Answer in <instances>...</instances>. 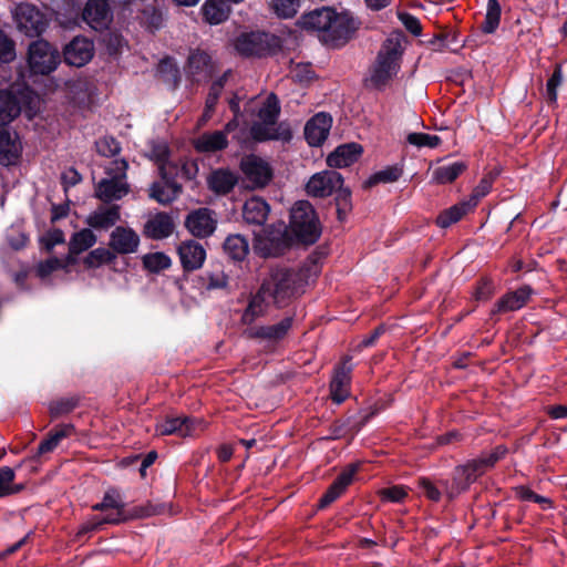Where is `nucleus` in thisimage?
Returning <instances> with one entry per match:
<instances>
[{
  "label": "nucleus",
  "mask_w": 567,
  "mask_h": 567,
  "mask_svg": "<svg viewBox=\"0 0 567 567\" xmlns=\"http://www.w3.org/2000/svg\"><path fill=\"white\" fill-rule=\"evenodd\" d=\"M296 279L293 272L286 267L269 268L261 280L260 288L251 296L241 317L246 324L252 323L257 318L265 316L271 306L282 307L293 296Z\"/></svg>",
  "instance_id": "obj_1"
},
{
  "label": "nucleus",
  "mask_w": 567,
  "mask_h": 567,
  "mask_svg": "<svg viewBox=\"0 0 567 567\" xmlns=\"http://www.w3.org/2000/svg\"><path fill=\"white\" fill-rule=\"evenodd\" d=\"M402 53V37L400 34H393L384 41L370 70L369 82L372 86L382 89L396 76Z\"/></svg>",
  "instance_id": "obj_2"
},
{
  "label": "nucleus",
  "mask_w": 567,
  "mask_h": 567,
  "mask_svg": "<svg viewBox=\"0 0 567 567\" xmlns=\"http://www.w3.org/2000/svg\"><path fill=\"white\" fill-rule=\"evenodd\" d=\"M280 105L277 96L270 94L258 110V120L250 127V135L257 142L269 140H289L290 131L284 125H277Z\"/></svg>",
  "instance_id": "obj_3"
},
{
  "label": "nucleus",
  "mask_w": 567,
  "mask_h": 567,
  "mask_svg": "<svg viewBox=\"0 0 567 567\" xmlns=\"http://www.w3.org/2000/svg\"><path fill=\"white\" fill-rule=\"evenodd\" d=\"M290 231L305 245L315 244L321 235V225L312 205L307 200L297 202L290 213Z\"/></svg>",
  "instance_id": "obj_4"
},
{
  "label": "nucleus",
  "mask_w": 567,
  "mask_h": 567,
  "mask_svg": "<svg viewBox=\"0 0 567 567\" xmlns=\"http://www.w3.org/2000/svg\"><path fill=\"white\" fill-rule=\"evenodd\" d=\"M128 164L125 159H115L106 168L107 177L100 181L95 188V195L104 203L122 199L130 192L126 182Z\"/></svg>",
  "instance_id": "obj_5"
},
{
  "label": "nucleus",
  "mask_w": 567,
  "mask_h": 567,
  "mask_svg": "<svg viewBox=\"0 0 567 567\" xmlns=\"http://www.w3.org/2000/svg\"><path fill=\"white\" fill-rule=\"evenodd\" d=\"M290 244L286 226L280 224L257 234L254 241V250L264 258L278 257L290 247Z\"/></svg>",
  "instance_id": "obj_6"
},
{
  "label": "nucleus",
  "mask_w": 567,
  "mask_h": 567,
  "mask_svg": "<svg viewBox=\"0 0 567 567\" xmlns=\"http://www.w3.org/2000/svg\"><path fill=\"white\" fill-rule=\"evenodd\" d=\"M60 63V52L44 40H37L29 45L28 64L34 74H49Z\"/></svg>",
  "instance_id": "obj_7"
},
{
  "label": "nucleus",
  "mask_w": 567,
  "mask_h": 567,
  "mask_svg": "<svg viewBox=\"0 0 567 567\" xmlns=\"http://www.w3.org/2000/svg\"><path fill=\"white\" fill-rule=\"evenodd\" d=\"M239 167L250 189L264 188L272 179L274 171L270 164L255 154L245 155Z\"/></svg>",
  "instance_id": "obj_8"
},
{
  "label": "nucleus",
  "mask_w": 567,
  "mask_h": 567,
  "mask_svg": "<svg viewBox=\"0 0 567 567\" xmlns=\"http://www.w3.org/2000/svg\"><path fill=\"white\" fill-rule=\"evenodd\" d=\"M480 466V463H476L475 460H472L463 465H458L455 467L452 476V482H442L445 488V494L449 499H454L455 497L467 491L468 487L481 475L484 474Z\"/></svg>",
  "instance_id": "obj_9"
},
{
  "label": "nucleus",
  "mask_w": 567,
  "mask_h": 567,
  "mask_svg": "<svg viewBox=\"0 0 567 567\" xmlns=\"http://www.w3.org/2000/svg\"><path fill=\"white\" fill-rule=\"evenodd\" d=\"M328 32L324 35V44L340 47L348 42L359 28V21L348 11L336 12L331 19Z\"/></svg>",
  "instance_id": "obj_10"
},
{
  "label": "nucleus",
  "mask_w": 567,
  "mask_h": 567,
  "mask_svg": "<svg viewBox=\"0 0 567 567\" xmlns=\"http://www.w3.org/2000/svg\"><path fill=\"white\" fill-rule=\"evenodd\" d=\"M18 29L28 37L41 34L48 27L47 17L34 6L21 3L14 10Z\"/></svg>",
  "instance_id": "obj_11"
},
{
  "label": "nucleus",
  "mask_w": 567,
  "mask_h": 567,
  "mask_svg": "<svg viewBox=\"0 0 567 567\" xmlns=\"http://www.w3.org/2000/svg\"><path fill=\"white\" fill-rule=\"evenodd\" d=\"M22 150V142L17 131L0 124V165H17L20 162Z\"/></svg>",
  "instance_id": "obj_12"
},
{
  "label": "nucleus",
  "mask_w": 567,
  "mask_h": 567,
  "mask_svg": "<svg viewBox=\"0 0 567 567\" xmlns=\"http://www.w3.org/2000/svg\"><path fill=\"white\" fill-rule=\"evenodd\" d=\"M174 172L169 171L168 165H162L159 173L163 182L151 186L150 196L162 205L172 203L182 193V185L176 182Z\"/></svg>",
  "instance_id": "obj_13"
},
{
  "label": "nucleus",
  "mask_w": 567,
  "mask_h": 567,
  "mask_svg": "<svg viewBox=\"0 0 567 567\" xmlns=\"http://www.w3.org/2000/svg\"><path fill=\"white\" fill-rule=\"evenodd\" d=\"M342 184L343 178L340 173L323 171L311 176L306 190L310 196L323 198L332 195Z\"/></svg>",
  "instance_id": "obj_14"
},
{
  "label": "nucleus",
  "mask_w": 567,
  "mask_h": 567,
  "mask_svg": "<svg viewBox=\"0 0 567 567\" xmlns=\"http://www.w3.org/2000/svg\"><path fill=\"white\" fill-rule=\"evenodd\" d=\"M333 18L334 10L329 7H322L303 13L298 20V25L303 30L317 32L320 41L324 43L326 32H328L331 19Z\"/></svg>",
  "instance_id": "obj_15"
},
{
  "label": "nucleus",
  "mask_w": 567,
  "mask_h": 567,
  "mask_svg": "<svg viewBox=\"0 0 567 567\" xmlns=\"http://www.w3.org/2000/svg\"><path fill=\"white\" fill-rule=\"evenodd\" d=\"M332 126L329 113L315 114L305 125V138L310 146H320L328 138Z\"/></svg>",
  "instance_id": "obj_16"
},
{
  "label": "nucleus",
  "mask_w": 567,
  "mask_h": 567,
  "mask_svg": "<svg viewBox=\"0 0 567 567\" xmlns=\"http://www.w3.org/2000/svg\"><path fill=\"white\" fill-rule=\"evenodd\" d=\"M216 218L208 208H199L188 214L185 226L189 233L198 238L210 236L216 229Z\"/></svg>",
  "instance_id": "obj_17"
},
{
  "label": "nucleus",
  "mask_w": 567,
  "mask_h": 567,
  "mask_svg": "<svg viewBox=\"0 0 567 567\" xmlns=\"http://www.w3.org/2000/svg\"><path fill=\"white\" fill-rule=\"evenodd\" d=\"M214 71V62L210 55L203 50L195 49L189 52L185 72L195 81L208 79Z\"/></svg>",
  "instance_id": "obj_18"
},
{
  "label": "nucleus",
  "mask_w": 567,
  "mask_h": 567,
  "mask_svg": "<svg viewBox=\"0 0 567 567\" xmlns=\"http://www.w3.org/2000/svg\"><path fill=\"white\" fill-rule=\"evenodd\" d=\"M82 17L92 29H106L112 21L107 0H89L83 10Z\"/></svg>",
  "instance_id": "obj_19"
},
{
  "label": "nucleus",
  "mask_w": 567,
  "mask_h": 567,
  "mask_svg": "<svg viewBox=\"0 0 567 567\" xmlns=\"http://www.w3.org/2000/svg\"><path fill=\"white\" fill-rule=\"evenodd\" d=\"M352 365L344 360L334 371L330 382V395L334 403H342L350 394Z\"/></svg>",
  "instance_id": "obj_20"
},
{
  "label": "nucleus",
  "mask_w": 567,
  "mask_h": 567,
  "mask_svg": "<svg viewBox=\"0 0 567 567\" xmlns=\"http://www.w3.org/2000/svg\"><path fill=\"white\" fill-rule=\"evenodd\" d=\"M138 245L140 237L132 228L117 226L110 235L109 246L114 252L133 254L137 250Z\"/></svg>",
  "instance_id": "obj_21"
},
{
  "label": "nucleus",
  "mask_w": 567,
  "mask_h": 567,
  "mask_svg": "<svg viewBox=\"0 0 567 567\" xmlns=\"http://www.w3.org/2000/svg\"><path fill=\"white\" fill-rule=\"evenodd\" d=\"M177 252L181 259V264L186 271H194L199 269L206 259L205 248L202 244L195 240L183 241L178 246Z\"/></svg>",
  "instance_id": "obj_22"
},
{
  "label": "nucleus",
  "mask_w": 567,
  "mask_h": 567,
  "mask_svg": "<svg viewBox=\"0 0 567 567\" xmlns=\"http://www.w3.org/2000/svg\"><path fill=\"white\" fill-rule=\"evenodd\" d=\"M94 47L85 38H74L64 49L65 62L74 66H83L93 56Z\"/></svg>",
  "instance_id": "obj_23"
},
{
  "label": "nucleus",
  "mask_w": 567,
  "mask_h": 567,
  "mask_svg": "<svg viewBox=\"0 0 567 567\" xmlns=\"http://www.w3.org/2000/svg\"><path fill=\"white\" fill-rule=\"evenodd\" d=\"M194 419L187 416H167L164 420L157 422L156 434L158 435H178L182 437L189 436L195 431Z\"/></svg>",
  "instance_id": "obj_24"
},
{
  "label": "nucleus",
  "mask_w": 567,
  "mask_h": 567,
  "mask_svg": "<svg viewBox=\"0 0 567 567\" xmlns=\"http://www.w3.org/2000/svg\"><path fill=\"white\" fill-rule=\"evenodd\" d=\"M229 141L225 132L210 131L204 132L193 140V146L196 152L203 154H214L228 147Z\"/></svg>",
  "instance_id": "obj_25"
},
{
  "label": "nucleus",
  "mask_w": 567,
  "mask_h": 567,
  "mask_svg": "<svg viewBox=\"0 0 567 567\" xmlns=\"http://www.w3.org/2000/svg\"><path fill=\"white\" fill-rule=\"evenodd\" d=\"M358 464L349 465L344 471H342L339 476L334 480V482L330 485L328 491L322 495L319 502L320 507H326L334 502L338 497L342 495L346 488L351 484L353 477L358 471Z\"/></svg>",
  "instance_id": "obj_26"
},
{
  "label": "nucleus",
  "mask_w": 567,
  "mask_h": 567,
  "mask_svg": "<svg viewBox=\"0 0 567 567\" xmlns=\"http://www.w3.org/2000/svg\"><path fill=\"white\" fill-rule=\"evenodd\" d=\"M121 218L120 206H100L92 212L85 223L93 229L107 230Z\"/></svg>",
  "instance_id": "obj_27"
},
{
  "label": "nucleus",
  "mask_w": 567,
  "mask_h": 567,
  "mask_svg": "<svg viewBox=\"0 0 567 567\" xmlns=\"http://www.w3.org/2000/svg\"><path fill=\"white\" fill-rule=\"evenodd\" d=\"M124 508L125 504L123 497L121 493L115 488L106 491L102 501L92 506L93 511L110 512L106 513L104 516L118 518V524L126 519Z\"/></svg>",
  "instance_id": "obj_28"
},
{
  "label": "nucleus",
  "mask_w": 567,
  "mask_h": 567,
  "mask_svg": "<svg viewBox=\"0 0 567 567\" xmlns=\"http://www.w3.org/2000/svg\"><path fill=\"white\" fill-rule=\"evenodd\" d=\"M238 183V175L229 168H216L207 176L208 188L217 195H227Z\"/></svg>",
  "instance_id": "obj_29"
},
{
  "label": "nucleus",
  "mask_w": 567,
  "mask_h": 567,
  "mask_svg": "<svg viewBox=\"0 0 567 567\" xmlns=\"http://www.w3.org/2000/svg\"><path fill=\"white\" fill-rule=\"evenodd\" d=\"M362 154V146L358 143H348L338 146L328 157L327 164L330 167L342 168L350 166L358 161Z\"/></svg>",
  "instance_id": "obj_30"
},
{
  "label": "nucleus",
  "mask_w": 567,
  "mask_h": 567,
  "mask_svg": "<svg viewBox=\"0 0 567 567\" xmlns=\"http://www.w3.org/2000/svg\"><path fill=\"white\" fill-rule=\"evenodd\" d=\"M175 228L173 218L166 213L152 216L144 226V234L152 239H163L172 235Z\"/></svg>",
  "instance_id": "obj_31"
},
{
  "label": "nucleus",
  "mask_w": 567,
  "mask_h": 567,
  "mask_svg": "<svg viewBox=\"0 0 567 567\" xmlns=\"http://www.w3.org/2000/svg\"><path fill=\"white\" fill-rule=\"evenodd\" d=\"M292 326V318L287 317L280 322L272 326L255 327L247 331L249 338L264 339L268 341L281 340L290 330Z\"/></svg>",
  "instance_id": "obj_32"
},
{
  "label": "nucleus",
  "mask_w": 567,
  "mask_h": 567,
  "mask_svg": "<svg viewBox=\"0 0 567 567\" xmlns=\"http://www.w3.org/2000/svg\"><path fill=\"white\" fill-rule=\"evenodd\" d=\"M264 37L257 32L243 33L235 39V50L244 56L261 55L266 50Z\"/></svg>",
  "instance_id": "obj_33"
},
{
  "label": "nucleus",
  "mask_w": 567,
  "mask_h": 567,
  "mask_svg": "<svg viewBox=\"0 0 567 567\" xmlns=\"http://www.w3.org/2000/svg\"><path fill=\"white\" fill-rule=\"evenodd\" d=\"M270 207L261 197L247 199L243 207V218L247 224L261 226L267 220Z\"/></svg>",
  "instance_id": "obj_34"
},
{
  "label": "nucleus",
  "mask_w": 567,
  "mask_h": 567,
  "mask_svg": "<svg viewBox=\"0 0 567 567\" xmlns=\"http://www.w3.org/2000/svg\"><path fill=\"white\" fill-rule=\"evenodd\" d=\"M532 289L528 286L518 288L515 291L506 293L496 303L494 312L516 311L523 308L529 300Z\"/></svg>",
  "instance_id": "obj_35"
},
{
  "label": "nucleus",
  "mask_w": 567,
  "mask_h": 567,
  "mask_svg": "<svg viewBox=\"0 0 567 567\" xmlns=\"http://www.w3.org/2000/svg\"><path fill=\"white\" fill-rule=\"evenodd\" d=\"M21 113L18 97L8 90H0V124L7 125Z\"/></svg>",
  "instance_id": "obj_36"
},
{
  "label": "nucleus",
  "mask_w": 567,
  "mask_h": 567,
  "mask_svg": "<svg viewBox=\"0 0 567 567\" xmlns=\"http://www.w3.org/2000/svg\"><path fill=\"white\" fill-rule=\"evenodd\" d=\"M227 2V0H206L202 7L205 21L209 24L224 22L230 13V8Z\"/></svg>",
  "instance_id": "obj_37"
},
{
  "label": "nucleus",
  "mask_w": 567,
  "mask_h": 567,
  "mask_svg": "<svg viewBox=\"0 0 567 567\" xmlns=\"http://www.w3.org/2000/svg\"><path fill=\"white\" fill-rule=\"evenodd\" d=\"M96 236L91 228H83L72 235L69 241V250L71 255H79L96 243Z\"/></svg>",
  "instance_id": "obj_38"
},
{
  "label": "nucleus",
  "mask_w": 567,
  "mask_h": 567,
  "mask_svg": "<svg viewBox=\"0 0 567 567\" xmlns=\"http://www.w3.org/2000/svg\"><path fill=\"white\" fill-rule=\"evenodd\" d=\"M466 166L463 162H454L447 165L439 166L433 171L432 179L437 184H447L455 181Z\"/></svg>",
  "instance_id": "obj_39"
},
{
  "label": "nucleus",
  "mask_w": 567,
  "mask_h": 567,
  "mask_svg": "<svg viewBox=\"0 0 567 567\" xmlns=\"http://www.w3.org/2000/svg\"><path fill=\"white\" fill-rule=\"evenodd\" d=\"M471 209H473V207H470L467 200L461 202L460 204H456L441 213L436 219V224L441 228H447L452 224L458 221Z\"/></svg>",
  "instance_id": "obj_40"
},
{
  "label": "nucleus",
  "mask_w": 567,
  "mask_h": 567,
  "mask_svg": "<svg viewBox=\"0 0 567 567\" xmlns=\"http://www.w3.org/2000/svg\"><path fill=\"white\" fill-rule=\"evenodd\" d=\"M224 249L235 260H243L248 254V241L240 235H230L226 238Z\"/></svg>",
  "instance_id": "obj_41"
},
{
  "label": "nucleus",
  "mask_w": 567,
  "mask_h": 567,
  "mask_svg": "<svg viewBox=\"0 0 567 567\" xmlns=\"http://www.w3.org/2000/svg\"><path fill=\"white\" fill-rule=\"evenodd\" d=\"M230 73H231L230 70L226 71L221 78H219L217 81H215L212 84L209 93L206 99V103H205V112L203 114L204 120H207L210 117V115L218 102V99L221 94L225 82H226L228 75H230Z\"/></svg>",
  "instance_id": "obj_42"
},
{
  "label": "nucleus",
  "mask_w": 567,
  "mask_h": 567,
  "mask_svg": "<svg viewBox=\"0 0 567 567\" xmlns=\"http://www.w3.org/2000/svg\"><path fill=\"white\" fill-rule=\"evenodd\" d=\"M104 524H118V518H113L111 516H93L85 520L76 532V539L82 540L84 536L87 534L99 529Z\"/></svg>",
  "instance_id": "obj_43"
},
{
  "label": "nucleus",
  "mask_w": 567,
  "mask_h": 567,
  "mask_svg": "<svg viewBox=\"0 0 567 567\" xmlns=\"http://www.w3.org/2000/svg\"><path fill=\"white\" fill-rule=\"evenodd\" d=\"M143 266L151 272H159L171 267L172 260L164 252H152L143 256Z\"/></svg>",
  "instance_id": "obj_44"
},
{
  "label": "nucleus",
  "mask_w": 567,
  "mask_h": 567,
  "mask_svg": "<svg viewBox=\"0 0 567 567\" xmlns=\"http://www.w3.org/2000/svg\"><path fill=\"white\" fill-rule=\"evenodd\" d=\"M116 256L113 250L99 247L89 252L84 259V264L90 268H97L104 264H111L115 260Z\"/></svg>",
  "instance_id": "obj_45"
},
{
  "label": "nucleus",
  "mask_w": 567,
  "mask_h": 567,
  "mask_svg": "<svg viewBox=\"0 0 567 567\" xmlns=\"http://www.w3.org/2000/svg\"><path fill=\"white\" fill-rule=\"evenodd\" d=\"M14 471L4 466L0 468V497L16 494L23 489V485H13Z\"/></svg>",
  "instance_id": "obj_46"
},
{
  "label": "nucleus",
  "mask_w": 567,
  "mask_h": 567,
  "mask_svg": "<svg viewBox=\"0 0 567 567\" xmlns=\"http://www.w3.org/2000/svg\"><path fill=\"white\" fill-rule=\"evenodd\" d=\"M499 20L501 7L498 0H488L486 16L482 27L483 31L485 33H493L497 29Z\"/></svg>",
  "instance_id": "obj_47"
},
{
  "label": "nucleus",
  "mask_w": 567,
  "mask_h": 567,
  "mask_svg": "<svg viewBox=\"0 0 567 567\" xmlns=\"http://www.w3.org/2000/svg\"><path fill=\"white\" fill-rule=\"evenodd\" d=\"M402 175V169L399 166H389L382 171L373 174L367 182L365 186L371 187L378 183H392L398 181Z\"/></svg>",
  "instance_id": "obj_48"
},
{
  "label": "nucleus",
  "mask_w": 567,
  "mask_h": 567,
  "mask_svg": "<svg viewBox=\"0 0 567 567\" xmlns=\"http://www.w3.org/2000/svg\"><path fill=\"white\" fill-rule=\"evenodd\" d=\"M300 7V0H271L274 12L284 19L292 18Z\"/></svg>",
  "instance_id": "obj_49"
},
{
  "label": "nucleus",
  "mask_w": 567,
  "mask_h": 567,
  "mask_svg": "<svg viewBox=\"0 0 567 567\" xmlns=\"http://www.w3.org/2000/svg\"><path fill=\"white\" fill-rule=\"evenodd\" d=\"M79 403L76 398H63L56 401H53L49 405L50 414L52 417H58L73 411Z\"/></svg>",
  "instance_id": "obj_50"
},
{
  "label": "nucleus",
  "mask_w": 567,
  "mask_h": 567,
  "mask_svg": "<svg viewBox=\"0 0 567 567\" xmlns=\"http://www.w3.org/2000/svg\"><path fill=\"white\" fill-rule=\"evenodd\" d=\"M14 41L0 29V62L9 63L16 59Z\"/></svg>",
  "instance_id": "obj_51"
},
{
  "label": "nucleus",
  "mask_w": 567,
  "mask_h": 567,
  "mask_svg": "<svg viewBox=\"0 0 567 567\" xmlns=\"http://www.w3.org/2000/svg\"><path fill=\"white\" fill-rule=\"evenodd\" d=\"M408 142L417 147H437L441 143V138L437 135H431L426 133H410L408 135Z\"/></svg>",
  "instance_id": "obj_52"
},
{
  "label": "nucleus",
  "mask_w": 567,
  "mask_h": 567,
  "mask_svg": "<svg viewBox=\"0 0 567 567\" xmlns=\"http://www.w3.org/2000/svg\"><path fill=\"white\" fill-rule=\"evenodd\" d=\"M150 156L152 159L156 161L159 165H168L169 171H176V166L167 161L168 157V147L165 143H153Z\"/></svg>",
  "instance_id": "obj_53"
},
{
  "label": "nucleus",
  "mask_w": 567,
  "mask_h": 567,
  "mask_svg": "<svg viewBox=\"0 0 567 567\" xmlns=\"http://www.w3.org/2000/svg\"><path fill=\"white\" fill-rule=\"evenodd\" d=\"M96 150L101 155L111 157L116 155L121 147L120 143L114 137L105 136L96 142Z\"/></svg>",
  "instance_id": "obj_54"
},
{
  "label": "nucleus",
  "mask_w": 567,
  "mask_h": 567,
  "mask_svg": "<svg viewBox=\"0 0 567 567\" xmlns=\"http://www.w3.org/2000/svg\"><path fill=\"white\" fill-rule=\"evenodd\" d=\"M165 512H166V505L165 504H163V503H159V504L148 503L145 506L135 507L133 513H132V517L144 518V517H150V516H153V515H162Z\"/></svg>",
  "instance_id": "obj_55"
},
{
  "label": "nucleus",
  "mask_w": 567,
  "mask_h": 567,
  "mask_svg": "<svg viewBox=\"0 0 567 567\" xmlns=\"http://www.w3.org/2000/svg\"><path fill=\"white\" fill-rule=\"evenodd\" d=\"M492 188V182L488 178H483L480 184L473 189L470 198L467 199L470 207H475L481 198L486 196Z\"/></svg>",
  "instance_id": "obj_56"
},
{
  "label": "nucleus",
  "mask_w": 567,
  "mask_h": 567,
  "mask_svg": "<svg viewBox=\"0 0 567 567\" xmlns=\"http://www.w3.org/2000/svg\"><path fill=\"white\" fill-rule=\"evenodd\" d=\"M62 267H64L63 260L59 259L58 257H51L38 265L37 272L41 278H45Z\"/></svg>",
  "instance_id": "obj_57"
},
{
  "label": "nucleus",
  "mask_w": 567,
  "mask_h": 567,
  "mask_svg": "<svg viewBox=\"0 0 567 567\" xmlns=\"http://www.w3.org/2000/svg\"><path fill=\"white\" fill-rule=\"evenodd\" d=\"M506 453V449L504 446H497L489 455L475 460L476 463H480V467L485 473V471L489 467H493L497 461H499Z\"/></svg>",
  "instance_id": "obj_58"
},
{
  "label": "nucleus",
  "mask_w": 567,
  "mask_h": 567,
  "mask_svg": "<svg viewBox=\"0 0 567 567\" xmlns=\"http://www.w3.org/2000/svg\"><path fill=\"white\" fill-rule=\"evenodd\" d=\"M380 495L385 501L399 503L406 497L408 491L404 486H391L381 489Z\"/></svg>",
  "instance_id": "obj_59"
},
{
  "label": "nucleus",
  "mask_w": 567,
  "mask_h": 567,
  "mask_svg": "<svg viewBox=\"0 0 567 567\" xmlns=\"http://www.w3.org/2000/svg\"><path fill=\"white\" fill-rule=\"evenodd\" d=\"M561 82H563L561 69H560V66H557L554 71V73L551 74V76L549 78V80L547 81V85H546L547 96L551 102L556 101L557 87L561 84Z\"/></svg>",
  "instance_id": "obj_60"
},
{
  "label": "nucleus",
  "mask_w": 567,
  "mask_h": 567,
  "mask_svg": "<svg viewBox=\"0 0 567 567\" xmlns=\"http://www.w3.org/2000/svg\"><path fill=\"white\" fill-rule=\"evenodd\" d=\"M64 240V234L61 229H52L41 239L42 245L48 251H51L56 245L63 244Z\"/></svg>",
  "instance_id": "obj_61"
},
{
  "label": "nucleus",
  "mask_w": 567,
  "mask_h": 567,
  "mask_svg": "<svg viewBox=\"0 0 567 567\" xmlns=\"http://www.w3.org/2000/svg\"><path fill=\"white\" fill-rule=\"evenodd\" d=\"M417 485L429 499L433 502L440 501L441 492L429 478L421 477L417 481Z\"/></svg>",
  "instance_id": "obj_62"
},
{
  "label": "nucleus",
  "mask_w": 567,
  "mask_h": 567,
  "mask_svg": "<svg viewBox=\"0 0 567 567\" xmlns=\"http://www.w3.org/2000/svg\"><path fill=\"white\" fill-rule=\"evenodd\" d=\"M334 193H337L336 202L338 206V213L340 215L342 212H346L350 208L351 192L349 188H344L342 184L340 188L334 190Z\"/></svg>",
  "instance_id": "obj_63"
},
{
  "label": "nucleus",
  "mask_w": 567,
  "mask_h": 567,
  "mask_svg": "<svg viewBox=\"0 0 567 567\" xmlns=\"http://www.w3.org/2000/svg\"><path fill=\"white\" fill-rule=\"evenodd\" d=\"M163 78L164 81L176 85L178 82V70L172 60H163Z\"/></svg>",
  "instance_id": "obj_64"
}]
</instances>
